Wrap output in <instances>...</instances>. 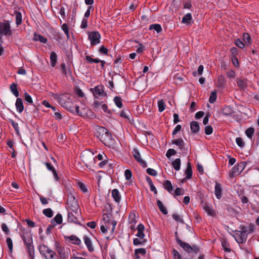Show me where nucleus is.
I'll return each instance as SVG.
<instances>
[{
	"instance_id": "f257e3e1",
	"label": "nucleus",
	"mask_w": 259,
	"mask_h": 259,
	"mask_svg": "<svg viewBox=\"0 0 259 259\" xmlns=\"http://www.w3.org/2000/svg\"><path fill=\"white\" fill-rule=\"evenodd\" d=\"M59 102L61 106L66 108L72 113H76L77 115L84 116L88 112L92 113V111L85 107H80L74 104L69 97L66 95H63L59 98Z\"/></svg>"
},
{
	"instance_id": "f03ea898",
	"label": "nucleus",
	"mask_w": 259,
	"mask_h": 259,
	"mask_svg": "<svg viewBox=\"0 0 259 259\" xmlns=\"http://www.w3.org/2000/svg\"><path fill=\"white\" fill-rule=\"evenodd\" d=\"M96 135L100 140L106 146H113L115 140L111 133L108 130L102 126H98L96 128Z\"/></svg>"
},
{
	"instance_id": "7ed1b4c3",
	"label": "nucleus",
	"mask_w": 259,
	"mask_h": 259,
	"mask_svg": "<svg viewBox=\"0 0 259 259\" xmlns=\"http://www.w3.org/2000/svg\"><path fill=\"white\" fill-rule=\"evenodd\" d=\"M21 237L27 247L29 256L33 259L34 255V249L32 244L33 241L31 236L29 234H23L21 235Z\"/></svg>"
},
{
	"instance_id": "20e7f679",
	"label": "nucleus",
	"mask_w": 259,
	"mask_h": 259,
	"mask_svg": "<svg viewBox=\"0 0 259 259\" xmlns=\"http://www.w3.org/2000/svg\"><path fill=\"white\" fill-rule=\"evenodd\" d=\"M38 250L40 254L46 259H53L56 254L53 250L44 244L39 245Z\"/></svg>"
},
{
	"instance_id": "39448f33",
	"label": "nucleus",
	"mask_w": 259,
	"mask_h": 259,
	"mask_svg": "<svg viewBox=\"0 0 259 259\" xmlns=\"http://www.w3.org/2000/svg\"><path fill=\"white\" fill-rule=\"evenodd\" d=\"M81 220H82V217L80 211H76H76H68V222L80 225Z\"/></svg>"
},
{
	"instance_id": "423d86ee",
	"label": "nucleus",
	"mask_w": 259,
	"mask_h": 259,
	"mask_svg": "<svg viewBox=\"0 0 259 259\" xmlns=\"http://www.w3.org/2000/svg\"><path fill=\"white\" fill-rule=\"evenodd\" d=\"M67 205L68 211H80L77 201L74 196L71 195L68 198Z\"/></svg>"
},
{
	"instance_id": "0eeeda50",
	"label": "nucleus",
	"mask_w": 259,
	"mask_h": 259,
	"mask_svg": "<svg viewBox=\"0 0 259 259\" xmlns=\"http://www.w3.org/2000/svg\"><path fill=\"white\" fill-rule=\"evenodd\" d=\"M89 39L92 46H95L100 42L101 35L97 31H92L89 33Z\"/></svg>"
},
{
	"instance_id": "6e6552de",
	"label": "nucleus",
	"mask_w": 259,
	"mask_h": 259,
	"mask_svg": "<svg viewBox=\"0 0 259 259\" xmlns=\"http://www.w3.org/2000/svg\"><path fill=\"white\" fill-rule=\"evenodd\" d=\"M10 22L5 20L4 22H0V30L6 35H11L12 32L11 30Z\"/></svg>"
},
{
	"instance_id": "1a4fd4ad",
	"label": "nucleus",
	"mask_w": 259,
	"mask_h": 259,
	"mask_svg": "<svg viewBox=\"0 0 259 259\" xmlns=\"http://www.w3.org/2000/svg\"><path fill=\"white\" fill-rule=\"evenodd\" d=\"M55 248L59 254L60 258L65 259L68 257L65 248L60 243L57 242L55 243Z\"/></svg>"
},
{
	"instance_id": "9d476101",
	"label": "nucleus",
	"mask_w": 259,
	"mask_h": 259,
	"mask_svg": "<svg viewBox=\"0 0 259 259\" xmlns=\"http://www.w3.org/2000/svg\"><path fill=\"white\" fill-rule=\"evenodd\" d=\"M133 156L136 159V160L140 163V164L141 165V166L143 167H147V163L146 162L141 159V154L138 151V149L135 148L134 149L133 151Z\"/></svg>"
},
{
	"instance_id": "9b49d317",
	"label": "nucleus",
	"mask_w": 259,
	"mask_h": 259,
	"mask_svg": "<svg viewBox=\"0 0 259 259\" xmlns=\"http://www.w3.org/2000/svg\"><path fill=\"white\" fill-rule=\"evenodd\" d=\"M64 239L66 241L69 242V243L79 245L81 242L80 239L75 235H71L69 236H64Z\"/></svg>"
},
{
	"instance_id": "f8f14e48",
	"label": "nucleus",
	"mask_w": 259,
	"mask_h": 259,
	"mask_svg": "<svg viewBox=\"0 0 259 259\" xmlns=\"http://www.w3.org/2000/svg\"><path fill=\"white\" fill-rule=\"evenodd\" d=\"M82 157L83 161L87 167L91 166L93 163L95 162V157H93V155L92 154L82 155Z\"/></svg>"
},
{
	"instance_id": "ddd939ff",
	"label": "nucleus",
	"mask_w": 259,
	"mask_h": 259,
	"mask_svg": "<svg viewBox=\"0 0 259 259\" xmlns=\"http://www.w3.org/2000/svg\"><path fill=\"white\" fill-rule=\"evenodd\" d=\"M176 240L178 244L181 247H182L186 251H187V252H192L191 246L188 243H186L185 242H183L179 238H177Z\"/></svg>"
},
{
	"instance_id": "4468645a",
	"label": "nucleus",
	"mask_w": 259,
	"mask_h": 259,
	"mask_svg": "<svg viewBox=\"0 0 259 259\" xmlns=\"http://www.w3.org/2000/svg\"><path fill=\"white\" fill-rule=\"evenodd\" d=\"M83 240L84 244L87 246L88 250L90 252H93L94 251V248L92 245V242L91 239L87 236H84L83 237Z\"/></svg>"
},
{
	"instance_id": "2eb2a0df",
	"label": "nucleus",
	"mask_w": 259,
	"mask_h": 259,
	"mask_svg": "<svg viewBox=\"0 0 259 259\" xmlns=\"http://www.w3.org/2000/svg\"><path fill=\"white\" fill-rule=\"evenodd\" d=\"M94 96L97 98L99 96H104L106 94L104 93L103 90V87L102 86H97L94 89L93 92Z\"/></svg>"
},
{
	"instance_id": "dca6fc26",
	"label": "nucleus",
	"mask_w": 259,
	"mask_h": 259,
	"mask_svg": "<svg viewBox=\"0 0 259 259\" xmlns=\"http://www.w3.org/2000/svg\"><path fill=\"white\" fill-rule=\"evenodd\" d=\"M15 106L17 111L18 113H22L24 110V106L22 99L17 98L16 101Z\"/></svg>"
},
{
	"instance_id": "f3484780",
	"label": "nucleus",
	"mask_w": 259,
	"mask_h": 259,
	"mask_svg": "<svg viewBox=\"0 0 259 259\" xmlns=\"http://www.w3.org/2000/svg\"><path fill=\"white\" fill-rule=\"evenodd\" d=\"M203 209L208 215L214 217L216 216V213L211 206L205 203L203 206Z\"/></svg>"
},
{
	"instance_id": "a211bd4d",
	"label": "nucleus",
	"mask_w": 259,
	"mask_h": 259,
	"mask_svg": "<svg viewBox=\"0 0 259 259\" xmlns=\"http://www.w3.org/2000/svg\"><path fill=\"white\" fill-rule=\"evenodd\" d=\"M214 194L216 197L220 199L222 197V188L221 184L216 183L215 185Z\"/></svg>"
},
{
	"instance_id": "6ab92c4d",
	"label": "nucleus",
	"mask_w": 259,
	"mask_h": 259,
	"mask_svg": "<svg viewBox=\"0 0 259 259\" xmlns=\"http://www.w3.org/2000/svg\"><path fill=\"white\" fill-rule=\"evenodd\" d=\"M242 232L240 234V237L238 238L237 242L239 243H242L246 240V237H244L246 233L248 232L245 226L241 227Z\"/></svg>"
},
{
	"instance_id": "aec40b11",
	"label": "nucleus",
	"mask_w": 259,
	"mask_h": 259,
	"mask_svg": "<svg viewBox=\"0 0 259 259\" xmlns=\"http://www.w3.org/2000/svg\"><path fill=\"white\" fill-rule=\"evenodd\" d=\"M145 227L142 224H140L137 227L138 233L136 236L141 239H143L145 237V234L143 233Z\"/></svg>"
},
{
	"instance_id": "412c9836",
	"label": "nucleus",
	"mask_w": 259,
	"mask_h": 259,
	"mask_svg": "<svg viewBox=\"0 0 259 259\" xmlns=\"http://www.w3.org/2000/svg\"><path fill=\"white\" fill-rule=\"evenodd\" d=\"M237 83L240 89H244L247 87V79L244 78H238Z\"/></svg>"
},
{
	"instance_id": "4be33fe9",
	"label": "nucleus",
	"mask_w": 259,
	"mask_h": 259,
	"mask_svg": "<svg viewBox=\"0 0 259 259\" xmlns=\"http://www.w3.org/2000/svg\"><path fill=\"white\" fill-rule=\"evenodd\" d=\"M172 144L177 145L181 150H182L184 147L185 143L182 138L173 140L171 141Z\"/></svg>"
},
{
	"instance_id": "5701e85b",
	"label": "nucleus",
	"mask_w": 259,
	"mask_h": 259,
	"mask_svg": "<svg viewBox=\"0 0 259 259\" xmlns=\"http://www.w3.org/2000/svg\"><path fill=\"white\" fill-rule=\"evenodd\" d=\"M57 62V55L55 52H52L50 54V63L51 66L54 67Z\"/></svg>"
},
{
	"instance_id": "b1692460",
	"label": "nucleus",
	"mask_w": 259,
	"mask_h": 259,
	"mask_svg": "<svg viewBox=\"0 0 259 259\" xmlns=\"http://www.w3.org/2000/svg\"><path fill=\"white\" fill-rule=\"evenodd\" d=\"M112 196L116 202H119L121 199V196L119 191L117 189H114L111 192Z\"/></svg>"
},
{
	"instance_id": "393cba45",
	"label": "nucleus",
	"mask_w": 259,
	"mask_h": 259,
	"mask_svg": "<svg viewBox=\"0 0 259 259\" xmlns=\"http://www.w3.org/2000/svg\"><path fill=\"white\" fill-rule=\"evenodd\" d=\"M146 253V250L145 248H138L135 250V256L136 259L140 258V254L145 255Z\"/></svg>"
},
{
	"instance_id": "a878e982",
	"label": "nucleus",
	"mask_w": 259,
	"mask_h": 259,
	"mask_svg": "<svg viewBox=\"0 0 259 259\" xmlns=\"http://www.w3.org/2000/svg\"><path fill=\"white\" fill-rule=\"evenodd\" d=\"M191 131L193 133H197L199 130V125L197 122L193 121L190 123Z\"/></svg>"
},
{
	"instance_id": "bb28decb",
	"label": "nucleus",
	"mask_w": 259,
	"mask_h": 259,
	"mask_svg": "<svg viewBox=\"0 0 259 259\" xmlns=\"http://www.w3.org/2000/svg\"><path fill=\"white\" fill-rule=\"evenodd\" d=\"M33 40L34 41H39L40 42L46 44L47 42V38L44 37L40 34H37L36 33L34 34Z\"/></svg>"
},
{
	"instance_id": "cd10ccee",
	"label": "nucleus",
	"mask_w": 259,
	"mask_h": 259,
	"mask_svg": "<svg viewBox=\"0 0 259 259\" xmlns=\"http://www.w3.org/2000/svg\"><path fill=\"white\" fill-rule=\"evenodd\" d=\"M185 174H186V179H190L191 178L192 176V170L191 165L190 162H188L187 164V166L186 170L185 171Z\"/></svg>"
},
{
	"instance_id": "c85d7f7f",
	"label": "nucleus",
	"mask_w": 259,
	"mask_h": 259,
	"mask_svg": "<svg viewBox=\"0 0 259 259\" xmlns=\"http://www.w3.org/2000/svg\"><path fill=\"white\" fill-rule=\"evenodd\" d=\"M157 204L159 210L163 214H166L168 213L166 207L164 206L162 202L160 200H158L157 201Z\"/></svg>"
},
{
	"instance_id": "c756f323",
	"label": "nucleus",
	"mask_w": 259,
	"mask_h": 259,
	"mask_svg": "<svg viewBox=\"0 0 259 259\" xmlns=\"http://www.w3.org/2000/svg\"><path fill=\"white\" fill-rule=\"evenodd\" d=\"M164 188L168 192L171 193L173 190L172 184L169 180H166L163 184Z\"/></svg>"
},
{
	"instance_id": "7c9ffc66",
	"label": "nucleus",
	"mask_w": 259,
	"mask_h": 259,
	"mask_svg": "<svg viewBox=\"0 0 259 259\" xmlns=\"http://www.w3.org/2000/svg\"><path fill=\"white\" fill-rule=\"evenodd\" d=\"M10 90L16 97L19 96V92L17 90V85L16 83H13L10 85Z\"/></svg>"
},
{
	"instance_id": "2f4dec72",
	"label": "nucleus",
	"mask_w": 259,
	"mask_h": 259,
	"mask_svg": "<svg viewBox=\"0 0 259 259\" xmlns=\"http://www.w3.org/2000/svg\"><path fill=\"white\" fill-rule=\"evenodd\" d=\"M192 20V16L190 13H188L185 15L182 20V22L184 24H190Z\"/></svg>"
},
{
	"instance_id": "473e14b6",
	"label": "nucleus",
	"mask_w": 259,
	"mask_h": 259,
	"mask_svg": "<svg viewBox=\"0 0 259 259\" xmlns=\"http://www.w3.org/2000/svg\"><path fill=\"white\" fill-rule=\"evenodd\" d=\"M128 221L130 224H133L135 225L137 222L136 220V213L134 212H132L130 213L128 217Z\"/></svg>"
},
{
	"instance_id": "72a5a7b5",
	"label": "nucleus",
	"mask_w": 259,
	"mask_h": 259,
	"mask_svg": "<svg viewBox=\"0 0 259 259\" xmlns=\"http://www.w3.org/2000/svg\"><path fill=\"white\" fill-rule=\"evenodd\" d=\"M149 30H154L157 33H159L162 31V28L161 25L158 24H151L149 26Z\"/></svg>"
},
{
	"instance_id": "f704fd0d",
	"label": "nucleus",
	"mask_w": 259,
	"mask_h": 259,
	"mask_svg": "<svg viewBox=\"0 0 259 259\" xmlns=\"http://www.w3.org/2000/svg\"><path fill=\"white\" fill-rule=\"evenodd\" d=\"M146 242V240L144 238L141 239L140 238H135L133 240V244L135 246L140 245H143Z\"/></svg>"
},
{
	"instance_id": "c9c22d12",
	"label": "nucleus",
	"mask_w": 259,
	"mask_h": 259,
	"mask_svg": "<svg viewBox=\"0 0 259 259\" xmlns=\"http://www.w3.org/2000/svg\"><path fill=\"white\" fill-rule=\"evenodd\" d=\"M172 165L174 168L176 170H179L180 169L181 160L180 158H177L172 163Z\"/></svg>"
},
{
	"instance_id": "e433bc0d",
	"label": "nucleus",
	"mask_w": 259,
	"mask_h": 259,
	"mask_svg": "<svg viewBox=\"0 0 259 259\" xmlns=\"http://www.w3.org/2000/svg\"><path fill=\"white\" fill-rule=\"evenodd\" d=\"M166 105L163 100H160L158 102V111L160 112H163L165 109Z\"/></svg>"
},
{
	"instance_id": "4c0bfd02",
	"label": "nucleus",
	"mask_w": 259,
	"mask_h": 259,
	"mask_svg": "<svg viewBox=\"0 0 259 259\" xmlns=\"http://www.w3.org/2000/svg\"><path fill=\"white\" fill-rule=\"evenodd\" d=\"M15 15L16 18V23L17 25H20L22 23V15L20 12H15L14 13Z\"/></svg>"
},
{
	"instance_id": "58836bf2",
	"label": "nucleus",
	"mask_w": 259,
	"mask_h": 259,
	"mask_svg": "<svg viewBox=\"0 0 259 259\" xmlns=\"http://www.w3.org/2000/svg\"><path fill=\"white\" fill-rule=\"evenodd\" d=\"M113 100L117 107L121 108L122 107V100L120 97L116 96L114 98Z\"/></svg>"
},
{
	"instance_id": "ea45409f",
	"label": "nucleus",
	"mask_w": 259,
	"mask_h": 259,
	"mask_svg": "<svg viewBox=\"0 0 259 259\" xmlns=\"http://www.w3.org/2000/svg\"><path fill=\"white\" fill-rule=\"evenodd\" d=\"M254 129L253 127H250L247 128L245 131L246 136L249 139H251L254 134Z\"/></svg>"
},
{
	"instance_id": "a19ab883",
	"label": "nucleus",
	"mask_w": 259,
	"mask_h": 259,
	"mask_svg": "<svg viewBox=\"0 0 259 259\" xmlns=\"http://www.w3.org/2000/svg\"><path fill=\"white\" fill-rule=\"evenodd\" d=\"M61 28L63 31L64 32L65 34L66 35L67 38L68 39L70 38L69 32V27L68 25L66 23H64L61 26Z\"/></svg>"
},
{
	"instance_id": "79ce46f5",
	"label": "nucleus",
	"mask_w": 259,
	"mask_h": 259,
	"mask_svg": "<svg viewBox=\"0 0 259 259\" xmlns=\"http://www.w3.org/2000/svg\"><path fill=\"white\" fill-rule=\"evenodd\" d=\"M42 212L48 218H51L53 215V210L51 208L45 209L43 210Z\"/></svg>"
},
{
	"instance_id": "37998d69",
	"label": "nucleus",
	"mask_w": 259,
	"mask_h": 259,
	"mask_svg": "<svg viewBox=\"0 0 259 259\" xmlns=\"http://www.w3.org/2000/svg\"><path fill=\"white\" fill-rule=\"evenodd\" d=\"M10 122L11 123L15 131H16L17 135H19V127L18 124L15 122L13 119L9 120Z\"/></svg>"
},
{
	"instance_id": "c03bdc74",
	"label": "nucleus",
	"mask_w": 259,
	"mask_h": 259,
	"mask_svg": "<svg viewBox=\"0 0 259 259\" xmlns=\"http://www.w3.org/2000/svg\"><path fill=\"white\" fill-rule=\"evenodd\" d=\"M217 91L215 90L213 91L210 94V96L209 98V102L210 103H214L217 99Z\"/></svg>"
},
{
	"instance_id": "a18cd8bd",
	"label": "nucleus",
	"mask_w": 259,
	"mask_h": 259,
	"mask_svg": "<svg viewBox=\"0 0 259 259\" xmlns=\"http://www.w3.org/2000/svg\"><path fill=\"white\" fill-rule=\"evenodd\" d=\"M102 102H100L97 100L94 101L93 103V107L95 111H98L101 107L102 105Z\"/></svg>"
},
{
	"instance_id": "49530a36",
	"label": "nucleus",
	"mask_w": 259,
	"mask_h": 259,
	"mask_svg": "<svg viewBox=\"0 0 259 259\" xmlns=\"http://www.w3.org/2000/svg\"><path fill=\"white\" fill-rule=\"evenodd\" d=\"M172 218L175 221H176L177 222H179V223H180L182 224L184 223V222L183 220L181 218V217L179 215H178V214H177L176 213H174L172 214Z\"/></svg>"
},
{
	"instance_id": "de8ad7c7",
	"label": "nucleus",
	"mask_w": 259,
	"mask_h": 259,
	"mask_svg": "<svg viewBox=\"0 0 259 259\" xmlns=\"http://www.w3.org/2000/svg\"><path fill=\"white\" fill-rule=\"evenodd\" d=\"M85 60L90 63H99L100 61V60L99 59H93L90 56H85Z\"/></svg>"
},
{
	"instance_id": "09e8293b",
	"label": "nucleus",
	"mask_w": 259,
	"mask_h": 259,
	"mask_svg": "<svg viewBox=\"0 0 259 259\" xmlns=\"http://www.w3.org/2000/svg\"><path fill=\"white\" fill-rule=\"evenodd\" d=\"M107 223L109 226L110 225L112 226L111 232H114L116 225V222L113 220H109L107 221Z\"/></svg>"
},
{
	"instance_id": "8fccbe9b",
	"label": "nucleus",
	"mask_w": 259,
	"mask_h": 259,
	"mask_svg": "<svg viewBox=\"0 0 259 259\" xmlns=\"http://www.w3.org/2000/svg\"><path fill=\"white\" fill-rule=\"evenodd\" d=\"M123 59L121 56H119L114 61V67H118V64H120L122 62Z\"/></svg>"
},
{
	"instance_id": "3c124183",
	"label": "nucleus",
	"mask_w": 259,
	"mask_h": 259,
	"mask_svg": "<svg viewBox=\"0 0 259 259\" xmlns=\"http://www.w3.org/2000/svg\"><path fill=\"white\" fill-rule=\"evenodd\" d=\"M203 65H200L199 67H198V70H197V72L196 71H194L193 72V75L194 76H196L197 74H198V75H200L202 74L203 73Z\"/></svg>"
},
{
	"instance_id": "603ef678",
	"label": "nucleus",
	"mask_w": 259,
	"mask_h": 259,
	"mask_svg": "<svg viewBox=\"0 0 259 259\" xmlns=\"http://www.w3.org/2000/svg\"><path fill=\"white\" fill-rule=\"evenodd\" d=\"M24 99L27 103L30 104H33V100L31 97L27 92L24 94Z\"/></svg>"
},
{
	"instance_id": "864d4df0",
	"label": "nucleus",
	"mask_w": 259,
	"mask_h": 259,
	"mask_svg": "<svg viewBox=\"0 0 259 259\" xmlns=\"http://www.w3.org/2000/svg\"><path fill=\"white\" fill-rule=\"evenodd\" d=\"M54 221L58 224H61L62 223V216L61 214H57L54 218Z\"/></svg>"
},
{
	"instance_id": "5fc2aeb1",
	"label": "nucleus",
	"mask_w": 259,
	"mask_h": 259,
	"mask_svg": "<svg viewBox=\"0 0 259 259\" xmlns=\"http://www.w3.org/2000/svg\"><path fill=\"white\" fill-rule=\"evenodd\" d=\"M243 38L244 41L247 44H250L251 38L248 33H244L243 35Z\"/></svg>"
},
{
	"instance_id": "6e6d98bb",
	"label": "nucleus",
	"mask_w": 259,
	"mask_h": 259,
	"mask_svg": "<svg viewBox=\"0 0 259 259\" xmlns=\"http://www.w3.org/2000/svg\"><path fill=\"white\" fill-rule=\"evenodd\" d=\"M176 154V151L173 149H168L166 153V156L167 158H170L171 156L175 155Z\"/></svg>"
},
{
	"instance_id": "4d7b16f0",
	"label": "nucleus",
	"mask_w": 259,
	"mask_h": 259,
	"mask_svg": "<svg viewBox=\"0 0 259 259\" xmlns=\"http://www.w3.org/2000/svg\"><path fill=\"white\" fill-rule=\"evenodd\" d=\"M6 242L8 245V248L10 251V252H12L13 251V242L12 239L8 237L6 239Z\"/></svg>"
},
{
	"instance_id": "13d9d810",
	"label": "nucleus",
	"mask_w": 259,
	"mask_h": 259,
	"mask_svg": "<svg viewBox=\"0 0 259 259\" xmlns=\"http://www.w3.org/2000/svg\"><path fill=\"white\" fill-rule=\"evenodd\" d=\"M236 142L238 146L241 148H243L245 144L241 138L238 137L236 139Z\"/></svg>"
},
{
	"instance_id": "bf43d9fd",
	"label": "nucleus",
	"mask_w": 259,
	"mask_h": 259,
	"mask_svg": "<svg viewBox=\"0 0 259 259\" xmlns=\"http://www.w3.org/2000/svg\"><path fill=\"white\" fill-rule=\"evenodd\" d=\"M213 128L211 125H207L205 127V133L207 135H209L212 133Z\"/></svg>"
},
{
	"instance_id": "052dcab7",
	"label": "nucleus",
	"mask_w": 259,
	"mask_h": 259,
	"mask_svg": "<svg viewBox=\"0 0 259 259\" xmlns=\"http://www.w3.org/2000/svg\"><path fill=\"white\" fill-rule=\"evenodd\" d=\"M124 176L127 180H131L132 176V172L130 169H126L124 171Z\"/></svg>"
},
{
	"instance_id": "680f3d73",
	"label": "nucleus",
	"mask_w": 259,
	"mask_h": 259,
	"mask_svg": "<svg viewBox=\"0 0 259 259\" xmlns=\"http://www.w3.org/2000/svg\"><path fill=\"white\" fill-rule=\"evenodd\" d=\"M146 171L149 175L152 176H156L157 175V171L155 169L151 168H147Z\"/></svg>"
},
{
	"instance_id": "e2e57ef3",
	"label": "nucleus",
	"mask_w": 259,
	"mask_h": 259,
	"mask_svg": "<svg viewBox=\"0 0 259 259\" xmlns=\"http://www.w3.org/2000/svg\"><path fill=\"white\" fill-rule=\"evenodd\" d=\"M235 44L241 49H243L245 47L244 44L239 39L235 40Z\"/></svg>"
},
{
	"instance_id": "0e129e2a",
	"label": "nucleus",
	"mask_w": 259,
	"mask_h": 259,
	"mask_svg": "<svg viewBox=\"0 0 259 259\" xmlns=\"http://www.w3.org/2000/svg\"><path fill=\"white\" fill-rule=\"evenodd\" d=\"M88 27V19L87 18H83L81 21L80 27L85 29Z\"/></svg>"
},
{
	"instance_id": "69168bd1",
	"label": "nucleus",
	"mask_w": 259,
	"mask_h": 259,
	"mask_svg": "<svg viewBox=\"0 0 259 259\" xmlns=\"http://www.w3.org/2000/svg\"><path fill=\"white\" fill-rule=\"evenodd\" d=\"M2 229L6 234L8 235L10 233V230L6 224H2Z\"/></svg>"
},
{
	"instance_id": "338daca9",
	"label": "nucleus",
	"mask_w": 259,
	"mask_h": 259,
	"mask_svg": "<svg viewBox=\"0 0 259 259\" xmlns=\"http://www.w3.org/2000/svg\"><path fill=\"white\" fill-rule=\"evenodd\" d=\"M129 114L130 112L128 111L122 110L120 112V115L122 117L128 118Z\"/></svg>"
},
{
	"instance_id": "774afa93",
	"label": "nucleus",
	"mask_w": 259,
	"mask_h": 259,
	"mask_svg": "<svg viewBox=\"0 0 259 259\" xmlns=\"http://www.w3.org/2000/svg\"><path fill=\"white\" fill-rule=\"evenodd\" d=\"M78 254H79L78 252H76V253H73V254L72 255V256L70 257V259H87L85 258L77 256V255H78Z\"/></svg>"
}]
</instances>
